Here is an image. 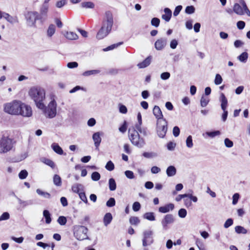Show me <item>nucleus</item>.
<instances>
[{
	"instance_id": "4d7b16f0",
	"label": "nucleus",
	"mask_w": 250,
	"mask_h": 250,
	"mask_svg": "<svg viewBox=\"0 0 250 250\" xmlns=\"http://www.w3.org/2000/svg\"><path fill=\"white\" fill-rule=\"evenodd\" d=\"M129 222L131 225H136L140 222V220L137 217H131L129 219Z\"/></svg>"
},
{
	"instance_id": "79ce46f5",
	"label": "nucleus",
	"mask_w": 250,
	"mask_h": 250,
	"mask_svg": "<svg viewBox=\"0 0 250 250\" xmlns=\"http://www.w3.org/2000/svg\"><path fill=\"white\" fill-rule=\"evenodd\" d=\"M66 218L63 216L59 217L57 220V222L62 226L65 225L66 223Z\"/></svg>"
},
{
	"instance_id": "39448f33",
	"label": "nucleus",
	"mask_w": 250,
	"mask_h": 250,
	"mask_svg": "<svg viewBox=\"0 0 250 250\" xmlns=\"http://www.w3.org/2000/svg\"><path fill=\"white\" fill-rule=\"evenodd\" d=\"M74 236L78 240L82 241L83 240H89L87 236L88 229L81 225H75L73 228Z\"/></svg>"
},
{
	"instance_id": "412c9836",
	"label": "nucleus",
	"mask_w": 250,
	"mask_h": 250,
	"mask_svg": "<svg viewBox=\"0 0 250 250\" xmlns=\"http://www.w3.org/2000/svg\"><path fill=\"white\" fill-rule=\"evenodd\" d=\"M220 101L221 102V107L223 110L227 109L228 100L224 93H221L220 97Z\"/></svg>"
},
{
	"instance_id": "b1692460",
	"label": "nucleus",
	"mask_w": 250,
	"mask_h": 250,
	"mask_svg": "<svg viewBox=\"0 0 250 250\" xmlns=\"http://www.w3.org/2000/svg\"><path fill=\"white\" fill-rule=\"evenodd\" d=\"M112 216L111 213H106L104 217L103 222L105 226H107L112 220Z\"/></svg>"
},
{
	"instance_id": "13d9d810",
	"label": "nucleus",
	"mask_w": 250,
	"mask_h": 250,
	"mask_svg": "<svg viewBox=\"0 0 250 250\" xmlns=\"http://www.w3.org/2000/svg\"><path fill=\"white\" fill-rule=\"evenodd\" d=\"M233 223V219L231 218L228 219L224 223V227L226 229L229 228Z\"/></svg>"
},
{
	"instance_id": "9d476101",
	"label": "nucleus",
	"mask_w": 250,
	"mask_h": 250,
	"mask_svg": "<svg viewBox=\"0 0 250 250\" xmlns=\"http://www.w3.org/2000/svg\"><path fill=\"white\" fill-rule=\"evenodd\" d=\"M113 24V15L111 12L106 11L104 18L102 26L111 31Z\"/></svg>"
},
{
	"instance_id": "8fccbe9b",
	"label": "nucleus",
	"mask_w": 250,
	"mask_h": 250,
	"mask_svg": "<svg viewBox=\"0 0 250 250\" xmlns=\"http://www.w3.org/2000/svg\"><path fill=\"white\" fill-rule=\"evenodd\" d=\"M105 168L109 170L112 171L114 169V165L111 161H109L105 166Z\"/></svg>"
},
{
	"instance_id": "1a4fd4ad",
	"label": "nucleus",
	"mask_w": 250,
	"mask_h": 250,
	"mask_svg": "<svg viewBox=\"0 0 250 250\" xmlns=\"http://www.w3.org/2000/svg\"><path fill=\"white\" fill-rule=\"evenodd\" d=\"M167 130V122L166 119L157 122V132L159 137L164 138L166 134Z\"/></svg>"
},
{
	"instance_id": "37998d69",
	"label": "nucleus",
	"mask_w": 250,
	"mask_h": 250,
	"mask_svg": "<svg viewBox=\"0 0 250 250\" xmlns=\"http://www.w3.org/2000/svg\"><path fill=\"white\" fill-rule=\"evenodd\" d=\"M209 102V99L208 98H205L204 96L201 97L200 100L201 106L202 107H206Z\"/></svg>"
},
{
	"instance_id": "a19ab883",
	"label": "nucleus",
	"mask_w": 250,
	"mask_h": 250,
	"mask_svg": "<svg viewBox=\"0 0 250 250\" xmlns=\"http://www.w3.org/2000/svg\"><path fill=\"white\" fill-rule=\"evenodd\" d=\"M123 43V42H118L117 43H115V44H112L104 49H103V50L104 51H109V50H112L117 47H118L119 46H120V45L122 44Z\"/></svg>"
},
{
	"instance_id": "6e6d98bb",
	"label": "nucleus",
	"mask_w": 250,
	"mask_h": 250,
	"mask_svg": "<svg viewBox=\"0 0 250 250\" xmlns=\"http://www.w3.org/2000/svg\"><path fill=\"white\" fill-rule=\"evenodd\" d=\"M223 79L221 75L219 74H217L215 76L214 83L216 85H219L221 84L222 82Z\"/></svg>"
},
{
	"instance_id": "de8ad7c7",
	"label": "nucleus",
	"mask_w": 250,
	"mask_h": 250,
	"mask_svg": "<svg viewBox=\"0 0 250 250\" xmlns=\"http://www.w3.org/2000/svg\"><path fill=\"white\" fill-rule=\"evenodd\" d=\"M101 178L100 173L97 171L93 172L91 174V179L93 181H97Z\"/></svg>"
},
{
	"instance_id": "49530a36",
	"label": "nucleus",
	"mask_w": 250,
	"mask_h": 250,
	"mask_svg": "<svg viewBox=\"0 0 250 250\" xmlns=\"http://www.w3.org/2000/svg\"><path fill=\"white\" fill-rule=\"evenodd\" d=\"M195 10V9L193 6H188L186 8L185 12L188 14H191L194 13Z\"/></svg>"
},
{
	"instance_id": "0eeeda50",
	"label": "nucleus",
	"mask_w": 250,
	"mask_h": 250,
	"mask_svg": "<svg viewBox=\"0 0 250 250\" xmlns=\"http://www.w3.org/2000/svg\"><path fill=\"white\" fill-rule=\"evenodd\" d=\"M25 18L27 26L36 27V21L39 20L38 12L37 11H28L25 14Z\"/></svg>"
},
{
	"instance_id": "9b49d317",
	"label": "nucleus",
	"mask_w": 250,
	"mask_h": 250,
	"mask_svg": "<svg viewBox=\"0 0 250 250\" xmlns=\"http://www.w3.org/2000/svg\"><path fill=\"white\" fill-rule=\"evenodd\" d=\"M153 232L151 230H145L143 232V246L146 247L148 245H150L153 243Z\"/></svg>"
},
{
	"instance_id": "052dcab7",
	"label": "nucleus",
	"mask_w": 250,
	"mask_h": 250,
	"mask_svg": "<svg viewBox=\"0 0 250 250\" xmlns=\"http://www.w3.org/2000/svg\"><path fill=\"white\" fill-rule=\"evenodd\" d=\"M225 145L227 147H231L233 146L232 141L229 140V138H226L224 140Z\"/></svg>"
},
{
	"instance_id": "a18cd8bd",
	"label": "nucleus",
	"mask_w": 250,
	"mask_h": 250,
	"mask_svg": "<svg viewBox=\"0 0 250 250\" xmlns=\"http://www.w3.org/2000/svg\"><path fill=\"white\" fill-rule=\"evenodd\" d=\"M143 156L146 158H152L157 156V154L154 152H145L143 153Z\"/></svg>"
},
{
	"instance_id": "4be33fe9",
	"label": "nucleus",
	"mask_w": 250,
	"mask_h": 250,
	"mask_svg": "<svg viewBox=\"0 0 250 250\" xmlns=\"http://www.w3.org/2000/svg\"><path fill=\"white\" fill-rule=\"evenodd\" d=\"M72 190L74 192L79 194L81 192L84 190V187L81 184L77 183L72 186Z\"/></svg>"
},
{
	"instance_id": "680f3d73",
	"label": "nucleus",
	"mask_w": 250,
	"mask_h": 250,
	"mask_svg": "<svg viewBox=\"0 0 250 250\" xmlns=\"http://www.w3.org/2000/svg\"><path fill=\"white\" fill-rule=\"evenodd\" d=\"M125 174L126 177L129 179H132L134 178V173L132 171L126 170Z\"/></svg>"
},
{
	"instance_id": "58836bf2",
	"label": "nucleus",
	"mask_w": 250,
	"mask_h": 250,
	"mask_svg": "<svg viewBox=\"0 0 250 250\" xmlns=\"http://www.w3.org/2000/svg\"><path fill=\"white\" fill-rule=\"evenodd\" d=\"M81 6L84 8H94L95 5L91 1L83 2L81 3Z\"/></svg>"
},
{
	"instance_id": "603ef678",
	"label": "nucleus",
	"mask_w": 250,
	"mask_h": 250,
	"mask_svg": "<svg viewBox=\"0 0 250 250\" xmlns=\"http://www.w3.org/2000/svg\"><path fill=\"white\" fill-rule=\"evenodd\" d=\"M28 175V172L26 170H22L20 171L19 174V177L21 179H25Z\"/></svg>"
},
{
	"instance_id": "2f4dec72",
	"label": "nucleus",
	"mask_w": 250,
	"mask_h": 250,
	"mask_svg": "<svg viewBox=\"0 0 250 250\" xmlns=\"http://www.w3.org/2000/svg\"><path fill=\"white\" fill-rule=\"evenodd\" d=\"M235 231L238 234H246L248 232L246 229L241 226H236L235 227Z\"/></svg>"
},
{
	"instance_id": "7c9ffc66",
	"label": "nucleus",
	"mask_w": 250,
	"mask_h": 250,
	"mask_svg": "<svg viewBox=\"0 0 250 250\" xmlns=\"http://www.w3.org/2000/svg\"><path fill=\"white\" fill-rule=\"evenodd\" d=\"M205 134L211 138H213L217 136L220 135L221 134V132L219 130L207 131L205 133Z\"/></svg>"
},
{
	"instance_id": "cd10ccee",
	"label": "nucleus",
	"mask_w": 250,
	"mask_h": 250,
	"mask_svg": "<svg viewBox=\"0 0 250 250\" xmlns=\"http://www.w3.org/2000/svg\"><path fill=\"white\" fill-rule=\"evenodd\" d=\"M65 37L70 40H75L78 38L77 34L73 32H67L65 34Z\"/></svg>"
},
{
	"instance_id": "f704fd0d",
	"label": "nucleus",
	"mask_w": 250,
	"mask_h": 250,
	"mask_svg": "<svg viewBox=\"0 0 250 250\" xmlns=\"http://www.w3.org/2000/svg\"><path fill=\"white\" fill-rule=\"evenodd\" d=\"M53 183L56 186H61L62 185V179L60 176L55 174L53 177Z\"/></svg>"
},
{
	"instance_id": "ea45409f",
	"label": "nucleus",
	"mask_w": 250,
	"mask_h": 250,
	"mask_svg": "<svg viewBox=\"0 0 250 250\" xmlns=\"http://www.w3.org/2000/svg\"><path fill=\"white\" fill-rule=\"evenodd\" d=\"M248 58V53L244 52L238 57V59L241 62H245L247 61Z\"/></svg>"
},
{
	"instance_id": "f8f14e48",
	"label": "nucleus",
	"mask_w": 250,
	"mask_h": 250,
	"mask_svg": "<svg viewBox=\"0 0 250 250\" xmlns=\"http://www.w3.org/2000/svg\"><path fill=\"white\" fill-rule=\"evenodd\" d=\"M175 219L172 214H167L166 215L161 221V224L164 230H167L168 229V225L173 223Z\"/></svg>"
},
{
	"instance_id": "f3484780",
	"label": "nucleus",
	"mask_w": 250,
	"mask_h": 250,
	"mask_svg": "<svg viewBox=\"0 0 250 250\" xmlns=\"http://www.w3.org/2000/svg\"><path fill=\"white\" fill-rule=\"evenodd\" d=\"M153 113L155 117L158 119V121L164 119L163 115L161 110L158 106H154L153 109Z\"/></svg>"
},
{
	"instance_id": "423d86ee",
	"label": "nucleus",
	"mask_w": 250,
	"mask_h": 250,
	"mask_svg": "<svg viewBox=\"0 0 250 250\" xmlns=\"http://www.w3.org/2000/svg\"><path fill=\"white\" fill-rule=\"evenodd\" d=\"M14 146L13 139L3 135L0 139V153H6L11 150Z\"/></svg>"
},
{
	"instance_id": "0e129e2a",
	"label": "nucleus",
	"mask_w": 250,
	"mask_h": 250,
	"mask_svg": "<svg viewBox=\"0 0 250 250\" xmlns=\"http://www.w3.org/2000/svg\"><path fill=\"white\" fill-rule=\"evenodd\" d=\"M44 163L47 166L50 167L52 168H54L55 167V164L54 163L49 159H45Z\"/></svg>"
},
{
	"instance_id": "20e7f679",
	"label": "nucleus",
	"mask_w": 250,
	"mask_h": 250,
	"mask_svg": "<svg viewBox=\"0 0 250 250\" xmlns=\"http://www.w3.org/2000/svg\"><path fill=\"white\" fill-rule=\"evenodd\" d=\"M57 103L54 99H52L48 104L47 106H45L44 104L43 108H39L42 110L44 115L48 118L52 119L57 115Z\"/></svg>"
},
{
	"instance_id": "69168bd1",
	"label": "nucleus",
	"mask_w": 250,
	"mask_h": 250,
	"mask_svg": "<svg viewBox=\"0 0 250 250\" xmlns=\"http://www.w3.org/2000/svg\"><path fill=\"white\" fill-rule=\"evenodd\" d=\"M182 8H183V7L182 5L177 6L175 7V10L174 11L173 16L175 17L177 16L179 14L181 10L182 9Z\"/></svg>"
},
{
	"instance_id": "3c124183",
	"label": "nucleus",
	"mask_w": 250,
	"mask_h": 250,
	"mask_svg": "<svg viewBox=\"0 0 250 250\" xmlns=\"http://www.w3.org/2000/svg\"><path fill=\"white\" fill-rule=\"evenodd\" d=\"M79 196L82 201H83L84 203L88 204V200L84 190L81 192V193L79 194Z\"/></svg>"
},
{
	"instance_id": "393cba45",
	"label": "nucleus",
	"mask_w": 250,
	"mask_h": 250,
	"mask_svg": "<svg viewBox=\"0 0 250 250\" xmlns=\"http://www.w3.org/2000/svg\"><path fill=\"white\" fill-rule=\"evenodd\" d=\"M51 148L56 153L59 155H62L63 154V151L62 149L57 143H53L51 145Z\"/></svg>"
},
{
	"instance_id": "2eb2a0df",
	"label": "nucleus",
	"mask_w": 250,
	"mask_h": 250,
	"mask_svg": "<svg viewBox=\"0 0 250 250\" xmlns=\"http://www.w3.org/2000/svg\"><path fill=\"white\" fill-rule=\"evenodd\" d=\"M110 31H108L107 29L102 26L101 29L97 33L96 38L98 40L103 39L110 32Z\"/></svg>"
},
{
	"instance_id": "bf43d9fd",
	"label": "nucleus",
	"mask_w": 250,
	"mask_h": 250,
	"mask_svg": "<svg viewBox=\"0 0 250 250\" xmlns=\"http://www.w3.org/2000/svg\"><path fill=\"white\" fill-rule=\"evenodd\" d=\"M141 208V204L138 202H135L132 205V209L134 211H138Z\"/></svg>"
},
{
	"instance_id": "864d4df0",
	"label": "nucleus",
	"mask_w": 250,
	"mask_h": 250,
	"mask_svg": "<svg viewBox=\"0 0 250 250\" xmlns=\"http://www.w3.org/2000/svg\"><path fill=\"white\" fill-rule=\"evenodd\" d=\"M187 214V211L185 208H181L178 211V215L180 217L184 218L186 217Z\"/></svg>"
},
{
	"instance_id": "c9c22d12",
	"label": "nucleus",
	"mask_w": 250,
	"mask_h": 250,
	"mask_svg": "<svg viewBox=\"0 0 250 250\" xmlns=\"http://www.w3.org/2000/svg\"><path fill=\"white\" fill-rule=\"evenodd\" d=\"M100 70H88L84 72L83 73V76L84 77H87L92 75H96L100 73Z\"/></svg>"
},
{
	"instance_id": "e2e57ef3",
	"label": "nucleus",
	"mask_w": 250,
	"mask_h": 250,
	"mask_svg": "<svg viewBox=\"0 0 250 250\" xmlns=\"http://www.w3.org/2000/svg\"><path fill=\"white\" fill-rule=\"evenodd\" d=\"M127 129V123L124 121L123 124L119 127V130L122 133H125Z\"/></svg>"
},
{
	"instance_id": "5fc2aeb1",
	"label": "nucleus",
	"mask_w": 250,
	"mask_h": 250,
	"mask_svg": "<svg viewBox=\"0 0 250 250\" xmlns=\"http://www.w3.org/2000/svg\"><path fill=\"white\" fill-rule=\"evenodd\" d=\"M160 20L157 18H153L152 19L151 21V24L152 26H154L155 27H158L159 26L160 24Z\"/></svg>"
},
{
	"instance_id": "f257e3e1",
	"label": "nucleus",
	"mask_w": 250,
	"mask_h": 250,
	"mask_svg": "<svg viewBox=\"0 0 250 250\" xmlns=\"http://www.w3.org/2000/svg\"><path fill=\"white\" fill-rule=\"evenodd\" d=\"M21 108H25L28 112L25 113L22 111V116L29 117L32 116L31 107L20 101L14 100L11 102L5 104L3 105L4 111L11 115H19L20 109Z\"/></svg>"
},
{
	"instance_id": "338daca9",
	"label": "nucleus",
	"mask_w": 250,
	"mask_h": 250,
	"mask_svg": "<svg viewBox=\"0 0 250 250\" xmlns=\"http://www.w3.org/2000/svg\"><path fill=\"white\" fill-rule=\"evenodd\" d=\"M10 217V215L8 212H5L3 213L0 216V220H8Z\"/></svg>"
},
{
	"instance_id": "e433bc0d",
	"label": "nucleus",
	"mask_w": 250,
	"mask_h": 250,
	"mask_svg": "<svg viewBox=\"0 0 250 250\" xmlns=\"http://www.w3.org/2000/svg\"><path fill=\"white\" fill-rule=\"evenodd\" d=\"M36 192L39 195L45 198L50 199L51 198V195L49 193H48L47 192L43 191L42 190H41L40 189H37L36 190Z\"/></svg>"
},
{
	"instance_id": "09e8293b",
	"label": "nucleus",
	"mask_w": 250,
	"mask_h": 250,
	"mask_svg": "<svg viewBox=\"0 0 250 250\" xmlns=\"http://www.w3.org/2000/svg\"><path fill=\"white\" fill-rule=\"evenodd\" d=\"M115 200L114 198L111 197L106 202V205L108 207H113L115 205Z\"/></svg>"
},
{
	"instance_id": "a878e982",
	"label": "nucleus",
	"mask_w": 250,
	"mask_h": 250,
	"mask_svg": "<svg viewBox=\"0 0 250 250\" xmlns=\"http://www.w3.org/2000/svg\"><path fill=\"white\" fill-rule=\"evenodd\" d=\"M166 173L168 177L173 176L176 173V169L175 167L173 166H170L167 168Z\"/></svg>"
},
{
	"instance_id": "5701e85b",
	"label": "nucleus",
	"mask_w": 250,
	"mask_h": 250,
	"mask_svg": "<svg viewBox=\"0 0 250 250\" xmlns=\"http://www.w3.org/2000/svg\"><path fill=\"white\" fill-rule=\"evenodd\" d=\"M151 57L150 56H148L144 61H143L142 62H140V63H139L137 64V66L140 68H145L150 64V63L151 62Z\"/></svg>"
},
{
	"instance_id": "72a5a7b5",
	"label": "nucleus",
	"mask_w": 250,
	"mask_h": 250,
	"mask_svg": "<svg viewBox=\"0 0 250 250\" xmlns=\"http://www.w3.org/2000/svg\"><path fill=\"white\" fill-rule=\"evenodd\" d=\"M144 218L149 221L155 220V217L153 212H146L144 215Z\"/></svg>"
},
{
	"instance_id": "ddd939ff",
	"label": "nucleus",
	"mask_w": 250,
	"mask_h": 250,
	"mask_svg": "<svg viewBox=\"0 0 250 250\" xmlns=\"http://www.w3.org/2000/svg\"><path fill=\"white\" fill-rule=\"evenodd\" d=\"M48 8L47 6H42L40 8V13H38L39 21L42 23L44 22L48 17Z\"/></svg>"
},
{
	"instance_id": "aec40b11",
	"label": "nucleus",
	"mask_w": 250,
	"mask_h": 250,
	"mask_svg": "<svg viewBox=\"0 0 250 250\" xmlns=\"http://www.w3.org/2000/svg\"><path fill=\"white\" fill-rule=\"evenodd\" d=\"M165 14L163 15L162 18L166 21H169L171 18L172 12L168 8H165L164 10Z\"/></svg>"
},
{
	"instance_id": "7ed1b4c3",
	"label": "nucleus",
	"mask_w": 250,
	"mask_h": 250,
	"mask_svg": "<svg viewBox=\"0 0 250 250\" xmlns=\"http://www.w3.org/2000/svg\"><path fill=\"white\" fill-rule=\"evenodd\" d=\"M128 137L132 145L139 148L143 147L146 144L145 140L140 137L138 132L133 127L128 129Z\"/></svg>"
},
{
	"instance_id": "473e14b6",
	"label": "nucleus",
	"mask_w": 250,
	"mask_h": 250,
	"mask_svg": "<svg viewBox=\"0 0 250 250\" xmlns=\"http://www.w3.org/2000/svg\"><path fill=\"white\" fill-rule=\"evenodd\" d=\"M109 188L111 191H114L116 189V183L115 180L111 178L109 179Z\"/></svg>"
},
{
	"instance_id": "774afa93",
	"label": "nucleus",
	"mask_w": 250,
	"mask_h": 250,
	"mask_svg": "<svg viewBox=\"0 0 250 250\" xmlns=\"http://www.w3.org/2000/svg\"><path fill=\"white\" fill-rule=\"evenodd\" d=\"M170 76V74L168 72H163L161 74V76H160L161 78L164 80H166L168 79L169 78Z\"/></svg>"
},
{
	"instance_id": "bb28decb",
	"label": "nucleus",
	"mask_w": 250,
	"mask_h": 250,
	"mask_svg": "<svg viewBox=\"0 0 250 250\" xmlns=\"http://www.w3.org/2000/svg\"><path fill=\"white\" fill-rule=\"evenodd\" d=\"M135 129L141 134H142L144 136H146L147 135V129L146 127H142L141 125H135Z\"/></svg>"
},
{
	"instance_id": "4c0bfd02",
	"label": "nucleus",
	"mask_w": 250,
	"mask_h": 250,
	"mask_svg": "<svg viewBox=\"0 0 250 250\" xmlns=\"http://www.w3.org/2000/svg\"><path fill=\"white\" fill-rule=\"evenodd\" d=\"M17 199L19 203L23 207H25L27 206L31 205L33 204V202L32 200L23 201L19 198H18Z\"/></svg>"
},
{
	"instance_id": "c756f323",
	"label": "nucleus",
	"mask_w": 250,
	"mask_h": 250,
	"mask_svg": "<svg viewBox=\"0 0 250 250\" xmlns=\"http://www.w3.org/2000/svg\"><path fill=\"white\" fill-rule=\"evenodd\" d=\"M43 215L45 219V223L49 224L51 222V214L48 210L45 209L43 211Z\"/></svg>"
},
{
	"instance_id": "f03ea898",
	"label": "nucleus",
	"mask_w": 250,
	"mask_h": 250,
	"mask_svg": "<svg viewBox=\"0 0 250 250\" xmlns=\"http://www.w3.org/2000/svg\"><path fill=\"white\" fill-rule=\"evenodd\" d=\"M29 95L34 101L36 106L39 108L44 107V101L45 99V90L39 86L31 87L29 91Z\"/></svg>"
},
{
	"instance_id": "a211bd4d",
	"label": "nucleus",
	"mask_w": 250,
	"mask_h": 250,
	"mask_svg": "<svg viewBox=\"0 0 250 250\" xmlns=\"http://www.w3.org/2000/svg\"><path fill=\"white\" fill-rule=\"evenodd\" d=\"M100 135V133L99 132H97L94 133L92 136V139L94 142V145L96 148H98L102 141Z\"/></svg>"
},
{
	"instance_id": "c85d7f7f",
	"label": "nucleus",
	"mask_w": 250,
	"mask_h": 250,
	"mask_svg": "<svg viewBox=\"0 0 250 250\" xmlns=\"http://www.w3.org/2000/svg\"><path fill=\"white\" fill-rule=\"evenodd\" d=\"M56 31L55 25L51 24L49 25L48 29L47 30V35L48 37H51L55 33Z\"/></svg>"
},
{
	"instance_id": "6e6552de",
	"label": "nucleus",
	"mask_w": 250,
	"mask_h": 250,
	"mask_svg": "<svg viewBox=\"0 0 250 250\" xmlns=\"http://www.w3.org/2000/svg\"><path fill=\"white\" fill-rule=\"evenodd\" d=\"M241 4L242 6L238 3H235L233 6L234 12L240 15H243L246 13L248 16H250V11L247 7L246 2L243 0H241Z\"/></svg>"
},
{
	"instance_id": "c03bdc74",
	"label": "nucleus",
	"mask_w": 250,
	"mask_h": 250,
	"mask_svg": "<svg viewBox=\"0 0 250 250\" xmlns=\"http://www.w3.org/2000/svg\"><path fill=\"white\" fill-rule=\"evenodd\" d=\"M186 146L188 148H191L193 146L192 142V138L191 135L188 136L187 138Z\"/></svg>"
},
{
	"instance_id": "4468645a",
	"label": "nucleus",
	"mask_w": 250,
	"mask_h": 250,
	"mask_svg": "<svg viewBox=\"0 0 250 250\" xmlns=\"http://www.w3.org/2000/svg\"><path fill=\"white\" fill-rule=\"evenodd\" d=\"M167 42V39L166 38H161L158 39L154 44L155 49L158 51L162 50L166 46Z\"/></svg>"
},
{
	"instance_id": "6ab92c4d",
	"label": "nucleus",
	"mask_w": 250,
	"mask_h": 250,
	"mask_svg": "<svg viewBox=\"0 0 250 250\" xmlns=\"http://www.w3.org/2000/svg\"><path fill=\"white\" fill-rule=\"evenodd\" d=\"M4 18L8 22H10L11 24H14L15 23L19 22V20H18V17L17 16L12 17L7 13H6V14H4Z\"/></svg>"
},
{
	"instance_id": "dca6fc26",
	"label": "nucleus",
	"mask_w": 250,
	"mask_h": 250,
	"mask_svg": "<svg viewBox=\"0 0 250 250\" xmlns=\"http://www.w3.org/2000/svg\"><path fill=\"white\" fill-rule=\"evenodd\" d=\"M174 208V205L172 203H169L164 206L160 207L159 208V211L161 213H166L169 211H172Z\"/></svg>"
}]
</instances>
